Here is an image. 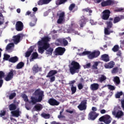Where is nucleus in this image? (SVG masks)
<instances>
[{
  "label": "nucleus",
  "mask_w": 124,
  "mask_h": 124,
  "mask_svg": "<svg viewBox=\"0 0 124 124\" xmlns=\"http://www.w3.org/2000/svg\"><path fill=\"white\" fill-rule=\"evenodd\" d=\"M115 12H124V8H118L114 10Z\"/></svg>",
  "instance_id": "13d9d810"
},
{
  "label": "nucleus",
  "mask_w": 124,
  "mask_h": 124,
  "mask_svg": "<svg viewBox=\"0 0 124 124\" xmlns=\"http://www.w3.org/2000/svg\"><path fill=\"white\" fill-rule=\"evenodd\" d=\"M16 30L17 31H22L24 30V24L22 21H17L16 23Z\"/></svg>",
  "instance_id": "9b49d317"
},
{
  "label": "nucleus",
  "mask_w": 124,
  "mask_h": 124,
  "mask_svg": "<svg viewBox=\"0 0 124 124\" xmlns=\"http://www.w3.org/2000/svg\"><path fill=\"white\" fill-rule=\"evenodd\" d=\"M71 91L72 92V94H74V93H76V91H77V88L76 87L73 86V85H72L71 87Z\"/></svg>",
  "instance_id": "ea45409f"
},
{
  "label": "nucleus",
  "mask_w": 124,
  "mask_h": 124,
  "mask_svg": "<svg viewBox=\"0 0 124 124\" xmlns=\"http://www.w3.org/2000/svg\"><path fill=\"white\" fill-rule=\"evenodd\" d=\"M50 77L51 78H50V83H52L55 81V80L56 79V77H55V76H52Z\"/></svg>",
  "instance_id": "0e129e2a"
},
{
  "label": "nucleus",
  "mask_w": 124,
  "mask_h": 124,
  "mask_svg": "<svg viewBox=\"0 0 124 124\" xmlns=\"http://www.w3.org/2000/svg\"><path fill=\"white\" fill-rule=\"evenodd\" d=\"M65 52V48L62 47H58L55 50V56H62Z\"/></svg>",
  "instance_id": "1a4fd4ad"
},
{
  "label": "nucleus",
  "mask_w": 124,
  "mask_h": 124,
  "mask_svg": "<svg viewBox=\"0 0 124 124\" xmlns=\"http://www.w3.org/2000/svg\"><path fill=\"white\" fill-rule=\"evenodd\" d=\"M121 95H123V92L118 93L116 94H115V97L116 98H120Z\"/></svg>",
  "instance_id": "4d7b16f0"
},
{
  "label": "nucleus",
  "mask_w": 124,
  "mask_h": 124,
  "mask_svg": "<svg viewBox=\"0 0 124 124\" xmlns=\"http://www.w3.org/2000/svg\"><path fill=\"white\" fill-rule=\"evenodd\" d=\"M75 6L76 5L74 3L71 4L69 7V10L70 11H72L73 9L75 8Z\"/></svg>",
  "instance_id": "864d4df0"
},
{
  "label": "nucleus",
  "mask_w": 124,
  "mask_h": 124,
  "mask_svg": "<svg viewBox=\"0 0 124 124\" xmlns=\"http://www.w3.org/2000/svg\"><path fill=\"white\" fill-rule=\"evenodd\" d=\"M90 53H91V51H85L82 52V55H83V56H86V55H88L89 56Z\"/></svg>",
  "instance_id": "e2e57ef3"
},
{
  "label": "nucleus",
  "mask_w": 124,
  "mask_h": 124,
  "mask_svg": "<svg viewBox=\"0 0 124 124\" xmlns=\"http://www.w3.org/2000/svg\"><path fill=\"white\" fill-rule=\"evenodd\" d=\"M43 109V106L42 105L39 104V105H35L34 107L33 108L32 110L33 111H40L41 110Z\"/></svg>",
  "instance_id": "f3484780"
},
{
  "label": "nucleus",
  "mask_w": 124,
  "mask_h": 124,
  "mask_svg": "<svg viewBox=\"0 0 124 124\" xmlns=\"http://www.w3.org/2000/svg\"><path fill=\"white\" fill-rule=\"evenodd\" d=\"M46 55H49L50 56H52V54H53V51H54V48L52 47H49L46 50Z\"/></svg>",
  "instance_id": "c85d7f7f"
},
{
  "label": "nucleus",
  "mask_w": 124,
  "mask_h": 124,
  "mask_svg": "<svg viewBox=\"0 0 124 124\" xmlns=\"http://www.w3.org/2000/svg\"><path fill=\"white\" fill-rule=\"evenodd\" d=\"M78 90H81L84 88V85H83V84H82L81 83H79L78 85Z\"/></svg>",
  "instance_id": "bf43d9fd"
},
{
  "label": "nucleus",
  "mask_w": 124,
  "mask_h": 124,
  "mask_svg": "<svg viewBox=\"0 0 124 124\" xmlns=\"http://www.w3.org/2000/svg\"><path fill=\"white\" fill-rule=\"evenodd\" d=\"M11 113L14 117H16V118H18V117L20 116V110H19V109L12 111Z\"/></svg>",
  "instance_id": "c756f323"
},
{
  "label": "nucleus",
  "mask_w": 124,
  "mask_h": 124,
  "mask_svg": "<svg viewBox=\"0 0 124 124\" xmlns=\"http://www.w3.org/2000/svg\"><path fill=\"white\" fill-rule=\"evenodd\" d=\"M99 122L104 123L105 124H110L112 122V118L108 114H106L99 118Z\"/></svg>",
  "instance_id": "39448f33"
},
{
  "label": "nucleus",
  "mask_w": 124,
  "mask_h": 124,
  "mask_svg": "<svg viewBox=\"0 0 124 124\" xmlns=\"http://www.w3.org/2000/svg\"><path fill=\"white\" fill-rule=\"evenodd\" d=\"M121 105H122V108L124 110V100H123L122 101H121Z\"/></svg>",
  "instance_id": "774afa93"
},
{
  "label": "nucleus",
  "mask_w": 124,
  "mask_h": 124,
  "mask_svg": "<svg viewBox=\"0 0 124 124\" xmlns=\"http://www.w3.org/2000/svg\"><path fill=\"white\" fill-rule=\"evenodd\" d=\"M119 48L120 47H119V45H116L112 48V50L114 52H118V51H119Z\"/></svg>",
  "instance_id": "37998d69"
},
{
  "label": "nucleus",
  "mask_w": 124,
  "mask_h": 124,
  "mask_svg": "<svg viewBox=\"0 0 124 124\" xmlns=\"http://www.w3.org/2000/svg\"><path fill=\"white\" fill-rule=\"evenodd\" d=\"M82 11L83 13H85V12H88L90 16H91L92 15V13H93V10H92L89 7L83 9Z\"/></svg>",
  "instance_id": "bb28decb"
},
{
  "label": "nucleus",
  "mask_w": 124,
  "mask_h": 124,
  "mask_svg": "<svg viewBox=\"0 0 124 124\" xmlns=\"http://www.w3.org/2000/svg\"><path fill=\"white\" fill-rule=\"evenodd\" d=\"M33 95L36 97H31V102L32 104H36L37 102H41L43 100L44 92L42 91L40 88L37 89L34 92Z\"/></svg>",
  "instance_id": "f03ea898"
},
{
  "label": "nucleus",
  "mask_w": 124,
  "mask_h": 124,
  "mask_svg": "<svg viewBox=\"0 0 124 124\" xmlns=\"http://www.w3.org/2000/svg\"><path fill=\"white\" fill-rule=\"evenodd\" d=\"M25 65V63L23 62H20L16 65V69H21V68H23L24 66Z\"/></svg>",
  "instance_id": "72a5a7b5"
},
{
  "label": "nucleus",
  "mask_w": 124,
  "mask_h": 124,
  "mask_svg": "<svg viewBox=\"0 0 124 124\" xmlns=\"http://www.w3.org/2000/svg\"><path fill=\"white\" fill-rule=\"evenodd\" d=\"M78 28V25L76 24L75 23L72 22L71 23V27L70 28V31H75V30L73 29H77Z\"/></svg>",
  "instance_id": "a878e982"
},
{
  "label": "nucleus",
  "mask_w": 124,
  "mask_h": 124,
  "mask_svg": "<svg viewBox=\"0 0 124 124\" xmlns=\"http://www.w3.org/2000/svg\"><path fill=\"white\" fill-rule=\"evenodd\" d=\"M86 20L85 19H81L79 21V25L81 28H83L86 25Z\"/></svg>",
  "instance_id": "58836bf2"
},
{
  "label": "nucleus",
  "mask_w": 124,
  "mask_h": 124,
  "mask_svg": "<svg viewBox=\"0 0 124 124\" xmlns=\"http://www.w3.org/2000/svg\"><path fill=\"white\" fill-rule=\"evenodd\" d=\"M124 112H123L122 110H119L116 112V118H117V119H121V118L124 117Z\"/></svg>",
  "instance_id": "b1692460"
},
{
  "label": "nucleus",
  "mask_w": 124,
  "mask_h": 124,
  "mask_svg": "<svg viewBox=\"0 0 124 124\" xmlns=\"http://www.w3.org/2000/svg\"><path fill=\"white\" fill-rule=\"evenodd\" d=\"M14 75H16V70L11 69L5 78V81L8 82V81L12 80L13 77H14Z\"/></svg>",
  "instance_id": "6e6552de"
},
{
  "label": "nucleus",
  "mask_w": 124,
  "mask_h": 124,
  "mask_svg": "<svg viewBox=\"0 0 124 124\" xmlns=\"http://www.w3.org/2000/svg\"><path fill=\"white\" fill-rule=\"evenodd\" d=\"M32 71L33 75H35L36 73H38V72H41V71H42V68L38 66V65L37 64H36L34 65L32 67Z\"/></svg>",
  "instance_id": "ddd939ff"
},
{
  "label": "nucleus",
  "mask_w": 124,
  "mask_h": 124,
  "mask_svg": "<svg viewBox=\"0 0 124 124\" xmlns=\"http://www.w3.org/2000/svg\"><path fill=\"white\" fill-rule=\"evenodd\" d=\"M101 59L102 61H103L104 62H108L110 61V58L109 57V55L108 54H103L101 56Z\"/></svg>",
  "instance_id": "6ab92c4d"
},
{
  "label": "nucleus",
  "mask_w": 124,
  "mask_h": 124,
  "mask_svg": "<svg viewBox=\"0 0 124 124\" xmlns=\"http://www.w3.org/2000/svg\"><path fill=\"white\" fill-rule=\"evenodd\" d=\"M118 70H119V69H118V67H115L113 68V69L111 71V73L113 74H116V73H117V72H118Z\"/></svg>",
  "instance_id": "5fc2aeb1"
},
{
  "label": "nucleus",
  "mask_w": 124,
  "mask_h": 124,
  "mask_svg": "<svg viewBox=\"0 0 124 124\" xmlns=\"http://www.w3.org/2000/svg\"><path fill=\"white\" fill-rule=\"evenodd\" d=\"M48 103H49L51 106H58V105H60V102L57 101L55 99L52 98L48 100Z\"/></svg>",
  "instance_id": "dca6fc26"
},
{
  "label": "nucleus",
  "mask_w": 124,
  "mask_h": 124,
  "mask_svg": "<svg viewBox=\"0 0 124 124\" xmlns=\"http://www.w3.org/2000/svg\"><path fill=\"white\" fill-rule=\"evenodd\" d=\"M111 14V12L109 10H105L102 12V16H101V18L103 20H107L109 19L110 17V14Z\"/></svg>",
  "instance_id": "9d476101"
},
{
  "label": "nucleus",
  "mask_w": 124,
  "mask_h": 124,
  "mask_svg": "<svg viewBox=\"0 0 124 124\" xmlns=\"http://www.w3.org/2000/svg\"><path fill=\"white\" fill-rule=\"evenodd\" d=\"M98 88H99V85L97 83H93L90 86V89L92 91H97Z\"/></svg>",
  "instance_id": "aec40b11"
},
{
  "label": "nucleus",
  "mask_w": 124,
  "mask_h": 124,
  "mask_svg": "<svg viewBox=\"0 0 124 124\" xmlns=\"http://www.w3.org/2000/svg\"><path fill=\"white\" fill-rule=\"evenodd\" d=\"M31 60H36L38 58V53L37 52H33L31 56Z\"/></svg>",
  "instance_id": "4c0bfd02"
},
{
  "label": "nucleus",
  "mask_w": 124,
  "mask_h": 124,
  "mask_svg": "<svg viewBox=\"0 0 124 124\" xmlns=\"http://www.w3.org/2000/svg\"><path fill=\"white\" fill-rule=\"evenodd\" d=\"M41 115L45 119H50V114H49L42 113L41 114Z\"/></svg>",
  "instance_id": "8fccbe9b"
},
{
  "label": "nucleus",
  "mask_w": 124,
  "mask_h": 124,
  "mask_svg": "<svg viewBox=\"0 0 124 124\" xmlns=\"http://www.w3.org/2000/svg\"><path fill=\"white\" fill-rule=\"evenodd\" d=\"M18 61H19V58L17 56L11 57L9 60V62H12V63H15V62H17Z\"/></svg>",
  "instance_id": "5701e85b"
},
{
  "label": "nucleus",
  "mask_w": 124,
  "mask_h": 124,
  "mask_svg": "<svg viewBox=\"0 0 124 124\" xmlns=\"http://www.w3.org/2000/svg\"><path fill=\"white\" fill-rule=\"evenodd\" d=\"M9 108L10 111H14L17 109V106L14 104H11L9 106Z\"/></svg>",
  "instance_id": "7c9ffc66"
},
{
  "label": "nucleus",
  "mask_w": 124,
  "mask_h": 124,
  "mask_svg": "<svg viewBox=\"0 0 124 124\" xmlns=\"http://www.w3.org/2000/svg\"><path fill=\"white\" fill-rule=\"evenodd\" d=\"M108 89L109 90H110V91H114L115 90V87L114 86L109 85Z\"/></svg>",
  "instance_id": "680f3d73"
},
{
  "label": "nucleus",
  "mask_w": 124,
  "mask_h": 124,
  "mask_svg": "<svg viewBox=\"0 0 124 124\" xmlns=\"http://www.w3.org/2000/svg\"><path fill=\"white\" fill-rule=\"evenodd\" d=\"M76 81H75V80H72L71 81H70V82L69 83V85H70V86H71V87H72V85H74V83H76Z\"/></svg>",
  "instance_id": "69168bd1"
},
{
  "label": "nucleus",
  "mask_w": 124,
  "mask_h": 124,
  "mask_svg": "<svg viewBox=\"0 0 124 124\" xmlns=\"http://www.w3.org/2000/svg\"><path fill=\"white\" fill-rule=\"evenodd\" d=\"M98 116H99V113H97L94 111H91L89 114V118L92 121H94Z\"/></svg>",
  "instance_id": "2eb2a0df"
},
{
  "label": "nucleus",
  "mask_w": 124,
  "mask_h": 124,
  "mask_svg": "<svg viewBox=\"0 0 124 124\" xmlns=\"http://www.w3.org/2000/svg\"><path fill=\"white\" fill-rule=\"evenodd\" d=\"M113 81L116 83V85H120L121 84V80L119 77H115L114 78Z\"/></svg>",
  "instance_id": "473e14b6"
},
{
  "label": "nucleus",
  "mask_w": 124,
  "mask_h": 124,
  "mask_svg": "<svg viewBox=\"0 0 124 124\" xmlns=\"http://www.w3.org/2000/svg\"><path fill=\"white\" fill-rule=\"evenodd\" d=\"M107 79V78H106V76L102 75H101V77L99 78V82L100 83H102V82H104V81H106V79Z\"/></svg>",
  "instance_id": "f704fd0d"
},
{
  "label": "nucleus",
  "mask_w": 124,
  "mask_h": 124,
  "mask_svg": "<svg viewBox=\"0 0 124 124\" xmlns=\"http://www.w3.org/2000/svg\"><path fill=\"white\" fill-rule=\"evenodd\" d=\"M78 108L80 111L86 110V109H87V100H82L80 102V104L78 106Z\"/></svg>",
  "instance_id": "f8f14e48"
},
{
  "label": "nucleus",
  "mask_w": 124,
  "mask_h": 124,
  "mask_svg": "<svg viewBox=\"0 0 124 124\" xmlns=\"http://www.w3.org/2000/svg\"><path fill=\"white\" fill-rule=\"evenodd\" d=\"M37 21V19L35 18L34 21L31 22L30 23V26H31V27H34V26H35V24H36Z\"/></svg>",
  "instance_id": "de8ad7c7"
},
{
  "label": "nucleus",
  "mask_w": 124,
  "mask_h": 124,
  "mask_svg": "<svg viewBox=\"0 0 124 124\" xmlns=\"http://www.w3.org/2000/svg\"><path fill=\"white\" fill-rule=\"evenodd\" d=\"M66 39H67L68 41ZM57 41L60 46L65 47V46L68 45V41L69 42H71V38L70 37H67L64 38H59L57 39Z\"/></svg>",
  "instance_id": "20e7f679"
},
{
  "label": "nucleus",
  "mask_w": 124,
  "mask_h": 124,
  "mask_svg": "<svg viewBox=\"0 0 124 124\" xmlns=\"http://www.w3.org/2000/svg\"><path fill=\"white\" fill-rule=\"evenodd\" d=\"M114 65H115V63L113 61H110L109 62L105 64L104 65V67L110 69L111 68H113L114 67Z\"/></svg>",
  "instance_id": "a211bd4d"
},
{
  "label": "nucleus",
  "mask_w": 124,
  "mask_h": 124,
  "mask_svg": "<svg viewBox=\"0 0 124 124\" xmlns=\"http://www.w3.org/2000/svg\"><path fill=\"white\" fill-rule=\"evenodd\" d=\"M57 16H59V19L57 20L58 24H62V22H64L65 19V13L64 12H59Z\"/></svg>",
  "instance_id": "0eeeda50"
},
{
  "label": "nucleus",
  "mask_w": 124,
  "mask_h": 124,
  "mask_svg": "<svg viewBox=\"0 0 124 124\" xmlns=\"http://www.w3.org/2000/svg\"><path fill=\"white\" fill-rule=\"evenodd\" d=\"M69 71L72 75L75 73H79V69L80 68V64L75 61H73L71 64L69 65Z\"/></svg>",
  "instance_id": "7ed1b4c3"
},
{
  "label": "nucleus",
  "mask_w": 124,
  "mask_h": 124,
  "mask_svg": "<svg viewBox=\"0 0 124 124\" xmlns=\"http://www.w3.org/2000/svg\"><path fill=\"white\" fill-rule=\"evenodd\" d=\"M22 98L25 102H29V99L28 98V96L26 94H23L22 95Z\"/></svg>",
  "instance_id": "3c124183"
},
{
  "label": "nucleus",
  "mask_w": 124,
  "mask_h": 124,
  "mask_svg": "<svg viewBox=\"0 0 124 124\" xmlns=\"http://www.w3.org/2000/svg\"><path fill=\"white\" fill-rule=\"evenodd\" d=\"M6 115V111L4 110H1L0 111V117L1 118Z\"/></svg>",
  "instance_id": "09e8293b"
},
{
  "label": "nucleus",
  "mask_w": 124,
  "mask_h": 124,
  "mask_svg": "<svg viewBox=\"0 0 124 124\" xmlns=\"http://www.w3.org/2000/svg\"><path fill=\"white\" fill-rule=\"evenodd\" d=\"M8 94L9 95L7 96V97H9V99L12 100L14 98V97H16V93L14 92L12 93H8Z\"/></svg>",
  "instance_id": "cd10ccee"
},
{
  "label": "nucleus",
  "mask_w": 124,
  "mask_h": 124,
  "mask_svg": "<svg viewBox=\"0 0 124 124\" xmlns=\"http://www.w3.org/2000/svg\"><path fill=\"white\" fill-rule=\"evenodd\" d=\"M98 62H94V64L92 66V69L96 70L97 69V66H98Z\"/></svg>",
  "instance_id": "79ce46f5"
},
{
  "label": "nucleus",
  "mask_w": 124,
  "mask_h": 124,
  "mask_svg": "<svg viewBox=\"0 0 124 124\" xmlns=\"http://www.w3.org/2000/svg\"><path fill=\"white\" fill-rule=\"evenodd\" d=\"M13 46V44L10 43L6 47V50H10V49H11V48H12V47Z\"/></svg>",
  "instance_id": "6e6d98bb"
},
{
  "label": "nucleus",
  "mask_w": 124,
  "mask_h": 124,
  "mask_svg": "<svg viewBox=\"0 0 124 124\" xmlns=\"http://www.w3.org/2000/svg\"><path fill=\"white\" fill-rule=\"evenodd\" d=\"M88 58L89 59H90V60H93V59H95L93 52H91L88 55Z\"/></svg>",
  "instance_id": "603ef678"
},
{
  "label": "nucleus",
  "mask_w": 124,
  "mask_h": 124,
  "mask_svg": "<svg viewBox=\"0 0 124 124\" xmlns=\"http://www.w3.org/2000/svg\"><path fill=\"white\" fill-rule=\"evenodd\" d=\"M33 52V48L32 47H31L25 53L26 58H29L31 55V53Z\"/></svg>",
  "instance_id": "393cba45"
},
{
  "label": "nucleus",
  "mask_w": 124,
  "mask_h": 124,
  "mask_svg": "<svg viewBox=\"0 0 124 124\" xmlns=\"http://www.w3.org/2000/svg\"><path fill=\"white\" fill-rule=\"evenodd\" d=\"M107 28L108 29H111L113 27V23L111 21L107 22Z\"/></svg>",
  "instance_id": "49530a36"
},
{
  "label": "nucleus",
  "mask_w": 124,
  "mask_h": 124,
  "mask_svg": "<svg viewBox=\"0 0 124 124\" xmlns=\"http://www.w3.org/2000/svg\"><path fill=\"white\" fill-rule=\"evenodd\" d=\"M50 39H51V38L46 36L42 38L41 40L38 41V45L41 46L38 48V52L40 53V54H43L46 50L50 48V44L48 43L49 41H50Z\"/></svg>",
  "instance_id": "f257e3e1"
},
{
  "label": "nucleus",
  "mask_w": 124,
  "mask_h": 124,
  "mask_svg": "<svg viewBox=\"0 0 124 124\" xmlns=\"http://www.w3.org/2000/svg\"><path fill=\"white\" fill-rule=\"evenodd\" d=\"M4 75H5V74H4V73L2 71H0V79H2L3 78V77H4Z\"/></svg>",
  "instance_id": "052dcab7"
},
{
  "label": "nucleus",
  "mask_w": 124,
  "mask_h": 124,
  "mask_svg": "<svg viewBox=\"0 0 124 124\" xmlns=\"http://www.w3.org/2000/svg\"><path fill=\"white\" fill-rule=\"evenodd\" d=\"M109 30H110L109 28H105L104 33L106 35H110V34L113 32V31H109Z\"/></svg>",
  "instance_id": "c9c22d12"
},
{
  "label": "nucleus",
  "mask_w": 124,
  "mask_h": 124,
  "mask_svg": "<svg viewBox=\"0 0 124 124\" xmlns=\"http://www.w3.org/2000/svg\"><path fill=\"white\" fill-rule=\"evenodd\" d=\"M121 21V18L119 16H116L114 17L113 20V24H117Z\"/></svg>",
  "instance_id": "a19ab883"
},
{
  "label": "nucleus",
  "mask_w": 124,
  "mask_h": 124,
  "mask_svg": "<svg viewBox=\"0 0 124 124\" xmlns=\"http://www.w3.org/2000/svg\"><path fill=\"white\" fill-rule=\"evenodd\" d=\"M25 36V35L23 33H18L16 35L13 37V40L14 44L17 45L18 43H20L22 40H23V37Z\"/></svg>",
  "instance_id": "423d86ee"
},
{
  "label": "nucleus",
  "mask_w": 124,
  "mask_h": 124,
  "mask_svg": "<svg viewBox=\"0 0 124 124\" xmlns=\"http://www.w3.org/2000/svg\"><path fill=\"white\" fill-rule=\"evenodd\" d=\"M67 0H57L56 1V5H61V4H64Z\"/></svg>",
  "instance_id": "2f4dec72"
},
{
  "label": "nucleus",
  "mask_w": 124,
  "mask_h": 124,
  "mask_svg": "<svg viewBox=\"0 0 124 124\" xmlns=\"http://www.w3.org/2000/svg\"><path fill=\"white\" fill-rule=\"evenodd\" d=\"M93 54H94V58H97L100 55V51H94L93 52Z\"/></svg>",
  "instance_id": "c03bdc74"
},
{
  "label": "nucleus",
  "mask_w": 124,
  "mask_h": 124,
  "mask_svg": "<svg viewBox=\"0 0 124 124\" xmlns=\"http://www.w3.org/2000/svg\"><path fill=\"white\" fill-rule=\"evenodd\" d=\"M3 59L4 61H9V59H10V55L4 54V57Z\"/></svg>",
  "instance_id": "a18cd8bd"
},
{
  "label": "nucleus",
  "mask_w": 124,
  "mask_h": 124,
  "mask_svg": "<svg viewBox=\"0 0 124 124\" xmlns=\"http://www.w3.org/2000/svg\"><path fill=\"white\" fill-rule=\"evenodd\" d=\"M91 67V63H88L84 65V68H90Z\"/></svg>",
  "instance_id": "338daca9"
},
{
  "label": "nucleus",
  "mask_w": 124,
  "mask_h": 124,
  "mask_svg": "<svg viewBox=\"0 0 124 124\" xmlns=\"http://www.w3.org/2000/svg\"><path fill=\"white\" fill-rule=\"evenodd\" d=\"M52 0H39L38 1V5H43V4H48Z\"/></svg>",
  "instance_id": "412c9836"
},
{
  "label": "nucleus",
  "mask_w": 124,
  "mask_h": 124,
  "mask_svg": "<svg viewBox=\"0 0 124 124\" xmlns=\"http://www.w3.org/2000/svg\"><path fill=\"white\" fill-rule=\"evenodd\" d=\"M58 73V71L57 70H50L47 75L46 76V77L47 78H50V77H52V76H54L55 74H57Z\"/></svg>",
  "instance_id": "4be33fe9"
},
{
  "label": "nucleus",
  "mask_w": 124,
  "mask_h": 124,
  "mask_svg": "<svg viewBox=\"0 0 124 124\" xmlns=\"http://www.w3.org/2000/svg\"><path fill=\"white\" fill-rule=\"evenodd\" d=\"M101 4L102 7H104L105 6H109V5H113V4H115V1L113 0H107L106 1L102 2Z\"/></svg>",
  "instance_id": "4468645a"
},
{
  "label": "nucleus",
  "mask_w": 124,
  "mask_h": 124,
  "mask_svg": "<svg viewBox=\"0 0 124 124\" xmlns=\"http://www.w3.org/2000/svg\"><path fill=\"white\" fill-rule=\"evenodd\" d=\"M64 110V109L63 108H62V110L60 111V115L58 116V119H60V120L61 119H65V117L64 116V115H62V113H63Z\"/></svg>",
  "instance_id": "e433bc0d"
}]
</instances>
